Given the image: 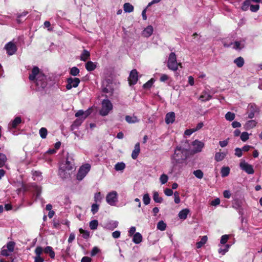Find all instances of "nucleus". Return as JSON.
<instances>
[{"label": "nucleus", "mask_w": 262, "mask_h": 262, "mask_svg": "<svg viewBox=\"0 0 262 262\" xmlns=\"http://www.w3.org/2000/svg\"><path fill=\"white\" fill-rule=\"evenodd\" d=\"M7 161V158L5 154L0 152V167L4 166Z\"/></svg>", "instance_id": "obj_27"}, {"label": "nucleus", "mask_w": 262, "mask_h": 262, "mask_svg": "<svg viewBox=\"0 0 262 262\" xmlns=\"http://www.w3.org/2000/svg\"><path fill=\"white\" fill-rule=\"evenodd\" d=\"M179 66L182 68V63L177 62V56L174 53H170L167 61V67L168 69L172 71H176L178 69Z\"/></svg>", "instance_id": "obj_4"}, {"label": "nucleus", "mask_w": 262, "mask_h": 262, "mask_svg": "<svg viewBox=\"0 0 262 262\" xmlns=\"http://www.w3.org/2000/svg\"><path fill=\"white\" fill-rule=\"evenodd\" d=\"M15 245V243L14 242H9L7 243L6 248L10 252H12L14 250Z\"/></svg>", "instance_id": "obj_31"}, {"label": "nucleus", "mask_w": 262, "mask_h": 262, "mask_svg": "<svg viewBox=\"0 0 262 262\" xmlns=\"http://www.w3.org/2000/svg\"><path fill=\"white\" fill-rule=\"evenodd\" d=\"M194 132H195V130L193 128L188 129L185 131V134L187 136H190Z\"/></svg>", "instance_id": "obj_62"}, {"label": "nucleus", "mask_w": 262, "mask_h": 262, "mask_svg": "<svg viewBox=\"0 0 262 262\" xmlns=\"http://www.w3.org/2000/svg\"><path fill=\"white\" fill-rule=\"evenodd\" d=\"M43 250L41 247H37L35 250V253L36 255L40 256V254L42 253Z\"/></svg>", "instance_id": "obj_52"}, {"label": "nucleus", "mask_w": 262, "mask_h": 262, "mask_svg": "<svg viewBox=\"0 0 262 262\" xmlns=\"http://www.w3.org/2000/svg\"><path fill=\"white\" fill-rule=\"evenodd\" d=\"M106 200L110 205H114L118 201L117 192L113 191L108 193L106 196Z\"/></svg>", "instance_id": "obj_7"}, {"label": "nucleus", "mask_w": 262, "mask_h": 262, "mask_svg": "<svg viewBox=\"0 0 262 262\" xmlns=\"http://www.w3.org/2000/svg\"><path fill=\"white\" fill-rule=\"evenodd\" d=\"M90 52L86 50H84L83 51L82 53L80 55V59L81 60L85 61L86 60L90 58Z\"/></svg>", "instance_id": "obj_19"}, {"label": "nucleus", "mask_w": 262, "mask_h": 262, "mask_svg": "<svg viewBox=\"0 0 262 262\" xmlns=\"http://www.w3.org/2000/svg\"><path fill=\"white\" fill-rule=\"evenodd\" d=\"M228 141L227 140L219 142L220 145L222 147H224L228 145Z\"/></svg>", "instance_id": "obj_63"}, {"label": "nucleus", "mask_w": 262, "mask_h": 262, "mask_svg": "<svg viewBox=\"0 0 262 262\" xmlns=\"http://www.w3.org/2000/svg\"><path fill=\"white\" fill-rule=\"evenodd\" d=\"M175 120V114L174 112H169L166 115L165 122L167 124L172 123Z\"/></svg>", "instance_id": "obj_14"}, {"label": "nucleus", "mask_w": 262, "mask_h": 262, "mask_svg": "<svg viewBox=\"0 0 262 262\" xmlns=\"http://www.w3.org/2000/svg\"><path fill=\"white\" fill-rule=\"evenodd\" d=\"M256 125V122L254 120H250L247 122L246 126L248 128H252L255 127Z\"/></svg>", "instance_id": "obj_43"}, {"label": "nucleus", "mask_w": 262, "mask_h": 262, "mask_svg": "<svg viewBox=\"0 0 262 262\" xmlns=\"http://www.w3.org/2000/svg\"><path fill=\"white\" fill-rule=\"evenodd\" d=\"M160 180L162 184L166 183L168 181V176L165 174H162L160 178Z\"/></svg>", "instance_id": "obj_47"}, {"label": "nucleus", "mask_w": 262, "mask_h": 262, "mask_svg": "<svg viewBox=\"0 0 262 262\" xmlns=\"http://www.w3.org/2000/svg\"><path fill=\"white\" fill-rule=\"evenodd\" d=\"M91 166L89 164H86L80 167L77 174V179L78 180H81L86 175L90 170Z\"/></svg>", "instance_id": "obj_5"}, {"label": "nucleus", "mask_w": 262, "mask_h": 262, "mask_svg": "<svg viewBox=\"0 0 262 262\" xmlns=\"http://www.w3.org/2000/svg\"><path fill=\"white\" fill-rule=\"evenodd\" d=\"M234 47L233 48L235 50H241L244 47V45L241 44V43L239 41H235L234 43Z\"/></svg>", "instance_id": "obj_41"}, {"label": "nucleus", "mask_w": 262, "mask_h": 262, "mask_svg": "<svg viewBox=\"0 0 262 262\" xmlns=\"http://www.w3.org/2000/svg\"><path fill=\"white\" fill-rule=\"evenodd\" d=\"M241 140L245 142L248 140L249 139V134L247 132H243L241 135Z\"/></svg>", "instance_id": "obj_48"}, {"label": "nucleus", "mask_w": 262, "mask_h": 262, "mask_svg": "<svg viewBox=\"0 0 262 262\" xmlns=\"http://www.w3.org/2000/svg\"><path fill=\"white\" fill-rule=\"evenodd\" d=\"M142 236L139 233H136L134 234L133 237V242L136 244H139L142 242Z\"/></svg>", "instance_id": "obj_26"}, {"label": "nucleus", "mask_w": 262, "mask_h": 262, "mask_svg": "<svg viewBox=\"0 0 262 262\" xmlns=\"http://www.w3.org/2000/svg\"><path fill=\"white\" fill-rule=\"evenodd\" d=\"M68 84L66 85V88L68 90H70L72 88H76L78 86L80 83V80L78 78H69L67 79Z\"/></svg>", "instance_id": "obj_9"}, {"label": "nucleus", "mask_w": 262, "mask_h": 262, "mask_svg": "<svg viewBox=\"0 0 262 262\" xmlns=\"http://www.w3.org/2000/svg\"><path fill=\"white\" fill-rule=\"evenodd\" d=\"M229 239V236L228 235H223L221 237V243L222 244H225L227 243Z\"/></svg>", "instance_id": "obj_53"}, {"label": "nucleus", "mask_w": 262, "mask_h": 262, "mask_svg": "<svg viewBox=\"0 0 262 262\" xmlns=\"http://www.w3.org/2000/svg\"><path fill=\"white\" fill-rule=\"evenodd\" d=\"M99 252V249L97 247H94L91 251V255L94 256Z\"/></svg>", "instance_id": "obj_58"}, {"label": "nucleus", "mask_w": 262, "mask_h": 262, "mask_svg": "<svg viewBox=\"0 0 262 262\" xmlns=\"http://www.w3.org/2000/svg\"><path fill=\"white\" fill-rule=\"evenodd\" d=\"M193 174L198 179H202L203 177L204 173L201 170L198 169L193 172Z\"/></svg>", "instance_id": "obj_36"}, {"label": "nucleus", "mask_w": 262, "mask_h": 262, "mask_svg": "<svg viewBox=\"0 0 262 262\" xmlns=\"http://www.w3.org/2000/svg\"><path fill=\"white\" fill-rule=\"evenodd\" d=\"M220 203V200L219 198H216L213 200H212L210 202V205L212 206H216L218 205H219Z\"/></svg>", "instance_id": "obj_54"}, {"label": "nucleus", "mask_w": 262, "mask_h": 262, "mask_svg": "<svg viewBox=\"0 0 262 262\" xmlns=\"http://www.w3.org/2000/svg\"><path fill=\"white\" fill-rule=\"evenodd\" d=\"M169 78V77L166 75V74H163L161 75L160 80L161 82H165V81L167 80Z\"/></svg>", "instance_id": "obj_61"}, {"label": "nucleus", "mask_w": 262, "mask_h": 262, "mask_svg": "<svg viewBox=\"0 0 262 262\" xmlns=\"http://www.w3.org/2000/svg\"><path fill=\"white\" fill-rule=\"evenodd\" d=\"M44 259L40 256L36 255L34 257V262H43Z\"/></svg>", "instance_id": "obj_60"}, {"label": "nucleus", "mask_w": 262, "mask_h": 262, "mask_svg": "<svg viewBox=\"0 0 262 262\" xmlns=\"http://www.w3.org/2000/svg\"><path fill=\"white\" fill-rule=\"evenodd\" d=\"M125 167V164L123 162L118 163L115 165V169L116 171L122 170Z\"/></svg>", "instance_id": "obj_32"}, {"label": "nucleus", "mask_w": 262, "mask_h": 262, "mask_svg": "<svg viewBox=\"0 0 262 262\" xmlns=\"http://www.w3.org/2000/svg\"><path fill=\"white\" fill-rule=\"evenodd\" d=\"M164 193L167 196H171L173 194V191L170 189L166 188L164 190Z\"/></svg>", "instance_id": "obj_57"}, {"label": "nucleus", "mask_w": 262, "mask_h": 262, "mask_svg": "<svg viewBox=\"0 0 262 262\" xmlns=\"http://www.w3.org/2000/svg\"><path fill=\"white\" fill-rule=\"evenodd\" d=\"M21 118L20 117H17L11 122V123H10L9 125L11 126V127L15 128L21 123Z\"/></svg>", "instance_id": "obj_17"}, {"label": "nucleus", "mask_w": 262, "mask_h": 262, "mask_svg": "<svg viewBox=\"0 0 262 262\" xmlns=\"http://www.w3.org/2000/svg\"><path fill=\"white\" fill-rule=\"evenodd\" d=\"M207 236L205 235L203 236L200 242L196 243L197 248H201L207 241Z\"/></svg>", "instance_id": "obj_28"}, {"label": "nucleus", "mask_w": 262, "mask_h": 262, "mask_svg": "<svg viewBox=\"0 0 262 262\" xmlns=\"http://www.w3.org/2000/svg\"><path fill=\"white\" fill-rule=\"evenodd\" d=\"M123 9H124V11L125 12L129 13L133 11L134 7L129 3H125L123 5Z\"/></svg>", "instance_id": "obj_29"}, {"label": "nucleus", "mask_w": 262, "mask_h": 262, "mask_svg": "<svg viewBox=\"0 0 262 262\" xmlns=\"http://www.w3.org/2000/svg\"><path fill=\"white\" fill-rule=\"evenodd\" d=\"M92 112V110L89 108L85 111L82 110H79L76 114V117H81V119L84 120L88 116H89Z\"/></svg>", "instance_id": "obj_12"}, {"label": "nucleus", "mask_w": 262, "mask_h": 262, "mask_svg": "<svg viewBox=\"0 0 262 262\" xmlns=\"http://www.w3.org/2000/svg\"><path fill=\"white\" fill-rule=\"evenodd\" d=\"M234 63L236 64L238 68H241L243 66L245 61L243 57H239L234 60Z\"/></svg>", "instance_id": "obj_23"}, {"label": "nucleus", "mask_w": 262, "mask_h": 262, "mask_svg": "<svg viewBox=\"0 0 262 262\" xmlns=\"http://www.w3.org/2000/svg\"><path fill=\"white\" fill-rule=\"evenodd\" d=\"M95 201L96 202L100 201L101 200V193L100 192L95 193L94 196Z\"/></svg>", "instance_id": "obj_59"}, {"label": "nucleus", "mask_w": 262, "mask_h": 262, "mask_svg": "<svg viewBox=\"0 0 262 262\" xmlns=\"http://www.w3.org/2000/svg\"><path fill=\"white\" fill-rule=\"evenodd\" d=\"M140 152V143L139 142H138L135 145L134 149L133 150L132 154V158L134 160L136 159Z\"/></svg>", "instance_id": "obj_15"}, {"label": "nucleus", "mask_w": 262, "mask_h": 262, "mask_svg": "<svg viewBox=\"0 0 262 262\" xmlns=\"http://www.w3.org/2000/svg\"><path fill=\"white\" fill-rule=\"evenodd\" d=\"M240 167L248 174H253L254 172L252 166L245 161L241 162Z\"/></svg>", "instance_id": "obj_10"}, {"label": "nucleus", "mask_w": 262, "mask_h": 262, "mask_svg": "<svg viewBox=\"0 0 262 262\" xmlns=\"http://www.w3.org/2000/svg\"><path fill=\"white\" fill-rule=\"evenodd\" d=\"M84 120H82V119L81 118H79V119H76L73 123V124H72L71 127H72V129H73L74 127H77L78 126H79L81 123L82 122V121H83Z\"/></svg>", "instance_id": "obj_40"}, {"label": "nucleus", "mask_w": 262, "mask_h": 262, "mask_svg": "<svg viewBox=\"0 0 262 262\" xmlns=\"http://www.w3.org/2000/svg\"><path fill=\"white\" fill-rule=\"evenodd\" d=\"M153 32V28L151 26H148L143 31V34L146 37H149Z\"/></svg>", "instance_id": "obj_22"}, {"label": "nucleus", "mask_w": 262, "mask_h": 262, "mask_svg": "<svg viewBox=\"0 0 262 262\" xmlns=\"http://www.w3.org/2000/svg\"><path fill=\"white\" fill-rule=\"evenodd\" d=\"M226 155L225 152H217L215 155V160L217 162L221 161L225 158Z\"/></svg>", "instance_id": "obj_25"}, {"label": "nucleus", "mask_w": 262, "mask_h": 262, "mask_svg": "<svg viewBox=\"0 0 262 262\" xmlns=\"http://www.w3.org/2000/svg\"><path fill=\"white\" fill-rule=\"evenodd\" d=\"M235 117V114L230 112H227L225 115V118L228 121H232L234 119Z\"/></svg>", "instance_id": "obj_30"}, {"label": "nucleus", "mask_w": 262, "mask_h": 262, "mask_svg": "<svg viewBox=\"0 0 262 262\" xmlns=\"http://www.w3.org/2000/svg\"><path fill=\"white\" fill-rule=\"evenodd\" d=\"M9 250L6 248V247L4 246L1 251L0 254L2 256H8L9 255Z\"/></svg>", "instance_id": "obj_45"}, {"label": "nucleus", "mask_w": 262, "mask_h": 262, "mask_svg": "<svg viewBox=\"0 0 262 262\" xmlns=\"http://www.w3.org/2000/svg\"><path fill=\"white\" fill-rule=\"evenodd\" d=\"M75 168L73 162L69 161L68 159L64 164H62L59 171V174L62 178L70 177L71 173L74 171Z\"/></svg>", "instance_id": "obj_2"}, {"label": "nucleus", "mask_w": 262, "mask_h": 262, "mask_svg": "<svg viewBox=\"0 0 262 262\" xmlns=\"http://www.w3.org/2000/svg\"><path fill=\"white\" fill-rule=\"evenodd\" d=\"M230 172V168L228 167H224L221 169V174L223 177L227 176Z\"/></svg>", "instance_id": "obj_33"}, {"label": "nucleus", "mask_w": 262, "mask_h": 262, "mask_svg": "<svg viewBox=\"0 0 262 262\" xmlns=\"http://www.w3.org/2000/svg\"><path fill=\"white\" fill-rule=\"evenodd\" d=\"M143 201L145 205H147L149 204L150 199L148 194L146 193L143 195Z\"/></svg>", "instance_id": "obj_42"}, {"label": "nucleus", "mask_w": 262, "mask_h": 262, "mask_svg": "<svg viewBox=\"0 0 262 262\" xmlns=\"http://www.w3.org/2000/svg\"><path fill=\"white\" fill-rule=\"evenodd\" d=\"M138 80V72L136 70H135V69L133 70L130 72L129 77H128L129 83L130 85L135 84L136 83Z\"/></svg>", "instance_id": "obj_11"}, {"label": "nucleus", "mask_w": 262, "mask_h": 262, "mask_svg": "<svg viewBox=\"0 0 262 262\" xmlns=\"http://www.w3.org/2000/svg\"><path fill=\"white\" fill-rule=\"evenodd\" d=\"M80 233L82 234V237L84 238H88L90 236V232L86 230H84L82 228H80L79 230Z\"/></svg>", "instance_id": "obj_39"}, {"label": "nucleus", "mask_w": 262, "mask_h": 262, "mask_svg": "<svg viewBox=\"0 0 262 262\" xmlns=\"http://www.w3.org/2000/svg\"><path fill=\"white\" fill-rule=\"evenodd\" d=\"M225 247V248L223 249L221 248L219 250V252L222 255H224L228 251L229 245H226Z\"/></svg>", "instance_id": "obj_49"}, {"label": "nucleus", "mask_w": 262, "mask_h": 262, "mask_svg": "<svg viewBox=\"0 0 262 262\" xmlns=\"http://www.w3.org/2000/svg\"><path fill=\"white\" fill-rule=\"evenodd\" d=\"M259 6L258 5H250V10L252 12H256L258 10Z\"/></svg>", "instance_id": "obj_56"}, {"label": "nucleus", "mask_w": 262, "mask_h": 262, "mask_svg": "<svg viewBox=\"0 0 262 262\" xmlns=\"http://www.w3.org/2000/svg\"><path fill=\"white\" fill-rule=\"evenodd\" d=\"M166 224L162 221L159 222L157 224V228L161 231L165 230L166 229Z\"/></svg>", "instance_id": "obj_35"}, {"label": "nucleus", "mask_w": 262, "mask_h": 262, "mask_svg": "<svg viewBox=\"0 0 262 262\" xmlns=\"http://www.w3.org/2000/svg\"><path fill=\"white\" fill-rule=\"evenodd\" d=\"M48 134L47 129L45 127H42L39 129V135L42 139H45Z\"/></svg>", "instance_id": "obj_34"}, {"label": "nucleus", "mask_w": 262, "mask_h": 262, "mask_svg": "<svg viewBox=\"0 0 262 262\" xmlns=\"http://www.w3.org/2000/svg\"><path fill=\"white\" fill-rule=\"evenodd\" d=\"M235 155L237 156L238 157H242L243 153H242V150L241 148H236L235 149Z\"/></svg>", "instance_id": "obj_55"}, {"label": "nucleus", "mask_w": 262, "mask_h": 262, "mask_svg": "<svg viewBox=\"0 0 262 262\" xmlns=\"http://www.w3.org/2000/svg\"><path fill=\"white\" fill-rule=\"evenodd\" d=\"M186 157L184 153V149L181 147H177L174 151V154L171 157V162L173 168L178 164L182 163L185 160Z\"/></svg>", "instance_id": "obj_3"}, {"label": "nucleus", "mask_w": 262, "mask_h": 262, "mask_svg": "<svg viewBox=\"0 0 262 262\" xmlns=\"http://www.w3.org/2000/svg\"><path fill=\"white\" fill-rule=\"evenodd\" d=\"M211 98L212 96L206 92H203L202 95L200 96V99L202 101L209 100Z\"/></svg>", "instance_id": "obj_24"}, {"label": "nucleus", "mask_w": 262, "mask_h": 262, "mask_svg": "<svg viewBox=\"0 0 262 262\" xmlns=\"http://www.w3.org/2000/svg\"><path fill=\"white\" fill-rule=\"evenodd\" d=\"M92 258L90 257L84 256L83 257L81 260V262H91Z\"/></svg>", "instance_id": "obj_64"}, {"label": "nucleus", "mask_w": 262, "mask_h": 262, "mask_svg": "<svg viewBox=\"0 0 262 262\" xmlns=\"http://www.w3.org/2000/svg\"><path fill=\"white\" fill-rule=\"evenodd\" d=\"M250 5V0H246L243 4L242 9L244 11H246L248 7Z\"/></svg>", "instance_id": "obj_44"}, {"label": "nucleus", "mask_w": 262, "mask_h": 262, "mask_svg": "<svg viewBox=\"0 0 262 262\" xmlns=\"http://www.w3.org/2000/svg\"><path fill=\"white\" fill-rule=\"evenodd\" d=\"M5 49L9 55L14 54L17 49L16 45L13 41H10L7 43L5 46Z\"/></svg>", "instance_id": "obj_8"}, {"label": "nucleus", "mask_w": 262, "mask_h": 262, "mask_svg": "<svg viewBox=\"0 0 262 262\" xmlns=\"http://www.w3.org/2000/svg\"><path fill=\"white\" fill-rule=\"evenodd\" d=\"M29 79L34 81L38 90L44 89L47 85L46 76L41 72L38 67H34L29 75Z\"/></svg>", "instance_id": "obj_1"}, {"label": "nucleus", "mask_w": 262, "mask_h": 262, "mask_svg": "<svg viewBox=\"0 0 262 262\" xmlns=\"http://www.w3.org/2000/svg\"><path fill=\"white\" fill-rule=\"evenodd\" d=\"M98 225L97 220H93L90 223V227L92 230L96 229Z\"/></svg>", "instance_id": "obj_38"}, {"label": "nucleus", "mask_w": 262, "mask_h": 262, "mask_svg": "<svg viewBox=\"0 0 262 262\" xmlns=\"http://www.w3.org/2000/svg\"><path fill=\"white\" fill-rule=\"evenodd\" d=\"M154 82L153 79H151L143 85L145 89H148L151 86Z\"/></svg>", "instance_id": "obj_51"}, {"label": "nucleus", "mask_w": 262, "mask_h": 262, "mask_svg": "<svg viewBox=\"0 0 262 262\" xmlns=\"http://www.w3.org/2000/svg\"><path fill=\"white\" fill-rule=\"evenodd\" d=\"M102 105L100 114L102 116H106L108 114L109 112L112 110V104L110 100H104L102 101Z\"/></svg>", "instance_id": "obj_6"}, {"label": "nucleus", "mask_w": 262, "mask_h": 262, "mask_svg": "<svg viewBox=\"0 0 262 262\" xmlns=\"http://www.w3.org/2000/svg\"><path fill=\"white\" fill-rule=\"evenodd\" d=\"M125 120L128 123H135L139 122V119L138 118L135 116H125Z\"/></svg>", "instance_id": "obj_18"}, {"label": "nucleus", "mask_w": 262, "mask_h": 262, "mask_svg": "<svg viewBox=\"0 0 262 262\" xmlns=\"http://www.w3.org/2000/svg\"><path fill=\"white\" fill-rule=\"evenodd\" d=\"M79 73V70L75 67H73L70 71V74L73 76L77 75Z\"/></svg>", "instance_id": "obj_46"}, {"label": "nucleus", "mask_w": 262, "mask_h": 262, "mask_svg": "<svg viewBox=\"0 0 262 262\" xmlns=\"http://www.w3.org/2000/svg\"><path fill=\"white\" fill-rule=\"evenodd\" d=\"M96 68V64L92 61H88L85 64V68L88 71L94 70Z\"/></svg>", "instance_id": "obj_21"}, {"label": "nucleus", "mask_w": 262, "mask_h": 262, "mask_svg": "<svg viewBox=\"0 0 262 262\" xmlns=\"http://www.w3.org/2000/svg\"><path fill=\"white\" fill-rule=\"evenodd\" d=\"M192 146L193 147L194 152H200L202 150V149L204 146V144L201 141L195 140L192 143Z\"/></svg>", "instance_id": "obj_13"}, {"label": "nucleus", "mask_w": 262, "mask_h": 262, "mask_svg": "<svg viewBox=\"0 0 262 262\" xmlns=\"http://www.w3.org/2000/svg\"><path fill=\"white\" fill-rule=\"evenodd\" d=\"M153 199L157 203H161L163 200L162 198L159 196V194L157 191L154 192Z\"/></svg>", "instance_id": "obj_37"}, {"label": "nucleus", "mask_w": 262, "mask_h": 262, "mask_svg": "<svg viewBox=\"0 0 262 262\" xmlns=\"http://www.w3.org/2000/svg\"><path fill=\"white\" fill-rule=\"evenodd\" d=\"M43 251H44L45 253L49 254L50 255L51 258H54V257H55V252L53 250V249H52V248L51 247L47 246V247H46L44 249Z\"/></svg>", "instance_id": "obj_20"}, {"label": "nucleus", "mask_w": 262, "mask_h": 262, "mask_svg": "<svg viewBox=\"0 0 262 262\" xmlns=\"http://www.w3.org/2000/svg\"><path fill=\"white\" fill-rule=\"evenodd\" d=\"M189 212L190 211L188 209H183L179 213L178 215L179 218L182 220H185L187 218V215Z\"/></svg>", "instance_id": "obj_16"}, {"label": "nucleus", "mask_w": 262, "mask_h": 262, "mask_svg": "<svg viewBox=\"0 0 262 262\" xmlns=\"http://www.w3.org/2000/svg\"><path fill=\"white\" fill-rule=\"evenodd\" d=\"M99 209V205L96 204H94L92 206L91 211L93 214L98 212Z\"/></svg>", "instance_id": "obj_50"}]
</instances>
